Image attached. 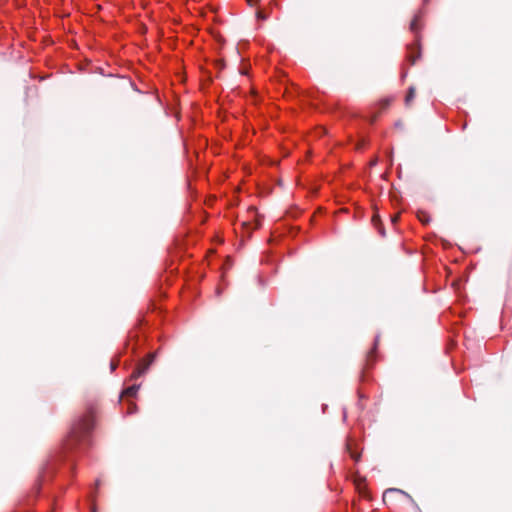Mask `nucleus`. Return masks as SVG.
<instances>
[{
  "instance_id": "nucleus-5",
  "label": "nucleus",
  "mask_w": 512,
  "mask_h": 512,
  "mask_svg": "<svg viewBox=\"0 0 512 512\" xmlns=\"http://www.w3.org/2000/svg\"><path fill=\"white\" fill-rule=\"evenodd\" d=\"M421 11H419L418 14H416L414 16V18L412 19L411 23H410V30L413 32V33H416L418 31V21L419 19L421 18Z\"/></svg>"
},
{
  "instance_id": "nucleus-3",
  "label": "nucleus",
  "mask_w": 512,
  "mask_h": 512,
  "mask_svg": "<svg viewBox=\"0 0 512 512\" xmlns=\"http://www.w3.org/2000/svg\"><path fill=\"white\" fill-rule=\"evenodd\" d=\"M140 388V385L139 384H133L129 387H127L123 392H122V396H126V397H134L138 390Z\"/></svg>"
},
{
  "instance_id": "nucleus-8",
  "label": "nucleus",
  "mask_w": 512,
  "mask_h": 512,
  "mask_svg": "<svg viewBox=\"0 0 512 512\" xmlns=\"http://www.w3.org/2000/svg\"><path fill=\"white\" fill-rule=\"evenodd\" d=\"M419 56H420V54H418L416 56H409V61L411 62V64H415V62L417 61Z\"/></svg>"
},
{
  "instance_id": "nucleus-11",
  "label": "nucleus",
  "mask_w": 512,
  "mask_h": 512,
  "mask_svg": "<svg viewBox=\"0 0 512 512\" xmlns=\"http://www.w3.org/2000/svg\"><path fill=\"white\" fill-rule=\"evenodd\" d=\"M378 338H379V337H378V336H376V338H375V343H374V349H373V351H374V350L376 349V346H377V342H378Z\"/></svg>"
},
{
  "instance_id": "nucleus-14",
  "label": "nucleus",
  "mask_w": 512,
  "mask_h": 512,
  "mask_svg": "<svg viewBox=\"0 0 512 512\" xmlns=\"http://www.w3.org/2000/svg\"><path fill=\"white\" fill-rule=\"evenodd\" d=\"M423 1H424V3H427V2H428V0H423Z\"/></svg>"
},
{
  "instance_id": "nucleus-13",
  "label": "nucleus",
  "mask_w": 512,
  "mask_h": 512,
  "mask_svg": "<svg viewBox=\"0 0 512 512\" xmlns=\"http://www.w3.org/2000/svg\"><path fill=\"white\" fill-rule=\"evenodd\" d=\"M92 512H96V510H95V508H94V507L92 508Z\"/></svg>"
},
{
  "instance_id": "nucleus-12",
  "label": "nucleus",
  "mask_w": 512,
  "mask_h": 512,
  "mask_svg": "<svg viewBox=\"0 0 512 512\" xmlns=\"http://www.w3.org/2000/svg\"><path fill=\"white\" fill-rule=\"evenodd\" d=\"M259 226H260V223H259V221L257 220L253 228H254V229H257Z\"/></svg>"
},
{
  "instance_id": "nucleus-10",
  "label": "nucleus",
  "mask_w": 512,
  "mask_h": 512,
  "mask_svg": "<svg viewBox=\"0 0 512 512\" xmlns=\"http://www.w3.org/2000/svg\"><path fill=\"white\" fill-rule=\"evenodd\" d=\"M249 211H250L251 213H253V214H255V215H256V208L251 207V208L249 209Z\"/></svg>"
},
{
  "instance_id": "nucleus-1",
  "label": "nucleus",
  "mask_w": 512,
  "mask_h": 512,
  "mask_svg": "<svg viewBox=\"0 0 512 512\" xmlns=\"http://www.w3.org/2000/svg\"><path fill=\"white\" fill-rule=\"evenodd\" d=\"M93 427L94 418L92 414L80 417L71 427L68 439L65 443V449L73 450L76 446L85 443Z\"/></svg>"
},
{
  "instance_id": "nucleus-9",
  "label": "nucleus",
  "mask_w": 512,
  "mask_h": 512,
  "mask_svg": "<svg viewBox=\"0 0 512 512\" xmlns=\"http://www.w3.org/2000/svg\"><path fill=\"white\" fill-rule=\"evenodd\" d=\"M116 367H117V363L115 361H111V363H110L111 371H114L116 369Z\"/></svg>"
},
{
  "instance_id": "nucleus-4",
  "label": "nucleus",
  "mask_w": 512,
  "mask_h": 512,
  "mask_svg": "<svg viewBox=\"0 0 512 512\" xmlns=\"http://www.w3.org/2000/svg\"><path fill=\"white\" fill-rule=\"evenodd\" d=\"M395 493H399V494L405 495L406 497L410 498L409 494H407L403 490H400V489H397V488H389V489L385 490V492L383 494V500L386 501V498L389 495H392V494H395Z\"/></svg>"
},
{
  "instance_id": "nucleus-7",
  "label": "nucleus",
  "mask_w": 512,
  "mask_h": 512,
  "mask_svg": "<svg viewBox=\"0 0 512 512\" xmlns=\"http://www.w3.org/2000/svg\"><path fill=\"white\" fill-rule=\"evenodd\" d=\"M136 409H137L136 405L134 403L130 402L127 413L132 414L136 411Z\"/></svg>"
},
{
  "instance_id": "nucleus-2",
  "label": "nucleus",
  "mask_w": 512,
  "mask_h": 512,
  "mask_svg": "<svg viewBox=\"0 0 512 512\" xmlns=\"http://www.w3.org/2000/svg\"><path fill=\"white\" fill-rule=\"evenodd\" d=\"M155 357V353L149 354L148 357L145 360H143L133 371L131 378L136 379L142 376L149 369L150 365L154 362Z\"/></svg>"
},
{
  "instance_id": "nucleus-6",
  "label": "nucleus",
  "mask_w": 512,
  "mask_h": 512,
  "mask_svg": "<svg viewBox=\"0 0 512 512\" xmlns=\"http://www.w3.org/2000/svg\"><path fill=\"white\" fill-rule=\"evenodd\" d=\"M414 96H415V89H414V87H410L408 90V93L406 95V98H405V102L407 105L413 100Z\"/></svg>"
}]
</instances>
